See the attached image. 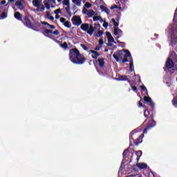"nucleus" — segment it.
Instances as JSON below:
<instances>
[{
	"label": "nucleus",
	"mask_w": 177,
	"mask_h": 177,
	"mask_svg": "<svg viewBox=\"0 0 177 177\" xmlns=\"http://www.w3.org/2000/svg\"><path fill=\"white\" fill-rule=\"evenodd\" d=\"M68 57L73 64H84L86 62V58L80 53L78 48H71L69 50Z\"/></svg>",
	"instance_id": "1"
},
{
	"label": "nucleus",
	"mask_w": 177,
	"mask_h": 177,
	"mask_svg": "<svg viewBox=\"0 0 177 177\" xmlns=\"http://www.w3.org/2000/svg\"><path fill=\"white\" fill-rule=\"evenodd\" d=\"M113 58L116 62H121L122 63H127L132 59V55L128 50H118L113 54Z\"/></svg>",
	"instance_id": "2"
},
{
	"label": "nucleus",
	"mask_w": 177,
	"mask_h": 177,
	"mask_svg": "<svg viewBox=\"0 0 177 177\" xmlns=\"http://www.w3.org/2000/svg\"><path fill=\"white\" fill-rule=\"evenodd\" d=\"M133 135V131H131L130 133V137H129V147L131 146H139L142 142H143V137L145 136L144 134L140 135L136 140L133 139V137L132 136Z\"/></svg>",
	"instance_id": "3"
},
{
	"label": "nucleus",
	"mask_w": 177,
	"mask_h": 177,
	"mask_svg": "<svg viewBox=\"0 0 177 177\" xmlns=\"http://www.w3.org/2000/svg\"><path fill=\"white\" fill-rule=\"evenodd\" d=\"M80 28L82 30V31H86L87 34H88L90 36L93 35V32H95L93 26H89V24H81Z\"/></svg>",
	"instance_id": "4"
},
{
	"label": "nucleus",
	"mask_w": 177,
	"mask_h": 177,
	"mask_svg": "<svg viewBox=\"0 0 177 177\" xmlns=\"http://www.w3.org/2000/svg\"><path fill=\"white\" fill-rule=\"evenodd\" d=\"M151 118V120L149 121L147 127L144 129V133L149 131V129H151V128H154L156 127V122L154 120V113H149V115L148 118Z\"/></svg>",
	"instance_id": "5"
},
{
	"label": "nucleus",
	"mask_w": 177,
	"mask_h": 177,
	"mask_svg": "<svg viewBox=\"0 0 177 177\" xmlns=\"http://www.w3.org/2000/svg\"><path fill=\"white\" fill-rule=\"evenodd\" d=\"M71 21L73 24V26H81L82 24V20L81 19V17L80 16L75 15L72 19Z\"/></svg>",
	"instance_id": "6"
},
{
	"label": "nucleus",
	"mask_w": 177,
	"mask_h": 177,
	"mask_svg": "<svg viewBox=\"0 0 177 177\" xmlns=\"http://www.w3.org/2000/svg\"><path fill=\"white\" fill-rule=\"evenodd\" d=\"M144 102H145V103L149 104V106H151V111H152V112L154 111L155 104H154V102H153V100H151V97H150L149 96H145Z\"/></svg>",
	"instance_id": "7"
},
{
	"label": "nucleus",
	"mask_w": 177,
	"mask_h": 177,
	"mask_svg": "<svg viewBox=\"0 0 177 177\" xmlns=\"http://www.w3.org/2000/svg\"><path fill=\"white\" fill-rule=\"evenodd\" d=\"M43 30L45 32V34H47V35H52L53 34L54 35H59L60 32L58 30H52L50 29H48L46 28H43Z\"/></svg>",
	"instance_id": "8"
},
{
	"label": "nucleus",
	"mask_w": 177,
	"mask_h": 177,
	"mask_svg": "<svg viewBox=\"0 0 177 177\" xmlns=\"http://www.w3.org/2000/svg\"><path fill=\"white\" fill-rule=\"evenodd\" d=\"M138 106L139 107H144L146 109L144 111V117L147 118L150 115V111H149V108L146 106V105H143V103H142V101H140L138 102Z\"/></svg>",
	"instance_id": "9"
},
{
	"label": "nucleus",
	"mask_w": 177,
	"mask_h": 177,
	"mask_svg": "<svg viewBox=\"0 0 177 177\" xmlns=\"http://www.w3.org/2000/svg\"><path fill=\"white\" fill-rule=\"evenodd\" d=\"M24 24L28 27V28H32L34 27V25H32V23H31V21L28 16H25Z\"/></svg>",
	"instance_id": "10"
},
{
	"label": "nucleus",
	"mask_w": 177,
	"mask_h": 177,
	"mask_svg": "<svg viewBox=\"0 0 177 177\" xmlns=\"http://www.w3.org/2000/svg\"><path fill=\"white\" fill-rule=\"evenodd\" d=\"M174 66L175 64L174 63V61L171 58H168L165 64L166 68H167V70H171Z\"/></svg>",
	"instance_id": "11"
},
{
	"label": "nucleus",
	"mask_w": 177,
	"mask_h": 177,
	"mask_svg": "<svg viewBox=\"0 0 177 177\" xmlns=\"http://www.w3.org/2000/svg\"><path fill=\"white\" fill-rule=\"evenodd\" d=\"M118 81H127L129 84H130V85H131V77L128 76V75H120L118 78Z\"/></svg>",
	"instance_id": "12"
},
{
	"label": "nucleus",
	"mask_w": 177,
	"mask_h": 177,
	"mask_svg": "<svg viewBox=\"0 0 177 177\" xmlns=\"http://www.w3.org/2000/svg\"><path fill=\"white\" fill-rule=\"evenodd\" d=\"M95 62H96V63L98 62V66L100 68H104V64H106V63L104 62V58H99Z\"/></svg>",
	"instance_id": "13"
},
{
	"label": "nucleus",
	"mask_w": 177,
	"mask_h": 177,
	"mask_svg": "<svg viewBox=\"0 0 177 177\" xmlns=\"http://www.w3.org/2000/svg\"><path fill=\"white\" fill-rule=\"evenodd\" d=\"M24 0H18L15 5L17 6H19V9H20V10H23V9H24Z\"/></svg>",
	"instance_id": "14"
},
{
	"label": "nucleus",
	"mask_w": 177,
	"mask_h": 177,
	"mask_svg": "<svg viewBox=\"0 0 177 177\" xmlns=\"http://www.w3.org/2000/svg\"><path fill=\"white\" fill-rule=\"evenodd\" d=\"M90 53H93V55H91V57L93 59H95V60H96L97 59L98 56H100V53H99V52H97L95 50H91Z\"/></svg>",
	"instance_id": "15"
},
{
	"label": "nucleus",
	"mask_w": 177,
	"mask_h": 177,
	"mask_svg": "<svg viewBox=\"0 0 177 177\" xmlns=\"http://www.w3.org/2000/svg\"><path fill=\"white\" fill-rule=\"evenodd\" d=\"M14 17L17 19V20H19V21H21L23 19V15H21V13H20L19 12H16L14 14Z\"/></svg>",
	"instance_id": "16"
},
{
	"label": "nucleus",
	"mask_w": 177,
	"mask_h": 177,
	"mask_svg": "<svg viewBox=\"0 0 177 177\" xmlns=\"http://www.w3.org/2000/svg\"><path fill=\"white\" fill-rule=\"evenodd\" d=\"M137 167L140 169H145L147 168V164H146V163H137Z\"/></svg>",
	"instance_id": "17"
},
{
	"label": "nucleus",
	"mask_w": 177,
	"mask_h": 177,
	"mask_svg": "<svg viewBox=\"0 0 177 177\" xmlns=\"http://www.w3.org/2000/svg\"><path fill=\"white\" fill-rule=\"evenodd\" d=\"M135 153H136V156H137L136 161L137 162H139V160H140V157H142V151H136Z\"/></svg>",
	"instance_id": "18"
},
{
	"label": "nucleus",
	"mask_w": 177,
	"mask_h": 177,
	"mask_svg": "<svg viewBox=\"0 0 177 177\" xmlns=\"http://www.w3.org/2000/svg\"><path fill=\"white\" fill-rule=\"evenodd\" d=\"M129 62H130V64H129L130 71H131V73H132V71H135V68L133 67V59H132V57H131V59H130Z\"/></svg>",
	"instance_id": "19"
},
{
	"label": "nucleus",
	"mask_w": 177,
	"mask_h": 177,
	"mask_svg": "<svg viewBox=\"0 0 177 177\" xmlns=\"http://www.w3.org/2000/svg\"><path fill=\"white\" fill-rule=\"evenodd\" d=\"M100 9L102 10L103 12H104L105 13H106L107 15H109L110 13V10H109V8H107L106 6L101 5L100 6Z\"/></svg>",
	"instance_id": "20"
},
{
	"label": "nucleus",
	"mask_w": 177,
	"mask_h": 177,
	"mask_svg": "<svg viewBox=\"0 0 177 177\" xmlns=\"http://www.w3.org/2000/svg\"><path fill=\"white\" fill-rule=\"evenodd\" d=\"M113 34L114 35H117L118 34H122V30L118 28H114Z\"/></svg>",
	"instance_id": "21"
},
{
	"label": "nucleus",
	"mask_w": 177,
	"mask_h": 177,
	"mask_svg": "<svg viewBox=\"0 0 177 177\" xmlns=\"http://www.w3.org/2000/svg\"><path fill=\"white\" fill-rule=\"evenodd\" d=\"M32 4L35 8H39L41 3L38 0H32Z\"/></svg>",
	"instance_id": "22"
},
{
	"label": "nucleus",
	"mask_w": 177,
	"mask_h": 177,
	"mask_svg": "<svg viewBox=\"0 0 177 177\" xmlns=\"http://www.w3.org/2000/svg\"><path fill=\"white\" fill-rule=\"evenodd\" d=\"M95 15V11L93 10H90L87 12L86 15L88 17H92Z\"/></svg>",
	"instance_id": "23"
},
{
	"label": "nucleus",
	"mask_w": 177,
	"mask_h": 177,
	"mask_svg": "<svg viewBox=\"0 0 177 177\" xmlns=\"http://www.w3.org/2000/svg\"><path fill=\"white\" fill-rule=\"evenodd\" d=\"M171 103L173 104V106L174 107H177V97H174L172 100H171Z\"/></svg>",
	"instance_id": "24"
},
{
	"label": "nucleus",
	"mask_w": 177,
	"mask_h": 177,
	"mask_svg": "<svg viewBox=\"0 0 177 177\" xmlns=\"http://www.w3.org/2000/svg\"><path fill=\"white\" fill-rule=\"evenodd\" d=\"M64 26L66 27V28H71V24L68 21H65L64 23Z\"/></svg>",
	"instance_id": "25"
},
{
	"label": "nucleus",
	"mask_w": 177,
	"mask_h": 177,
	"mask_svg": "<svg viewBox=\"0 0 177 177\" xmlns=\"http://www.w3.org/2000/svg\"><path fill=\"white\" fill-rule=\"evenodd\" d=\"M59 46H61V48H63L64 49H67V48H68V45L66 41H64L63 44H60Z\"/></svg>",
	"instance_id": "26"
},
{
	"label": "nucleus",
	"mask_w": 177,
	"mask_h": 177,
	"mask_svg": "<svg viewBox=\"0 0 177 177\" xmlns=\"http://www.w3.org/2000/svg\"><path fill=\"white\" fill-rule=\"evenodd\" d=\"M128 151H129V148L126 149L122 153L123 158H127V155L128 154Z\"/></svg>",
	"instance_id": "27"
},
{
	"label": "nucleus",
	"mask_w": 177,
	"mask_h": 177,
	"mask_svg": "<svg viewBox=\"0 0 177 177\" xmlns=\"http://www.w3.org/2000/svg\"><path fill=\"white\" fill-rule=\"evenodd\" d=\"M72 2L77 5V6H81V1L80 0H72Z\"/></svg>",
	"instance_id": "28"
},
{
	"label": "nucleus",
	"mask_w": 177,
	"mask_h": 177,
	"mask_svg": "<svg viewBox=\"0 0 177 177\" xmlns=\"http://www.w3.org/2000/svg\"><path fill=\"white\" fill-rule=\"evenodd\" d=\"M111 21L113 22V26H115V28H117V27H118V26H120V24L118 22H117L114 18H113L111 19Z\"/></svg>",
	"instance_id": "29"
},
{
	"label": "nucleus",
	"mask_w": 177,
	"mask_h": 177,
	"mask_svg": "<svg viewBox=\"0 0 177 177\" xmlns=\"http://www.w3.org/2000/svg\"><path fill=\"white\" fill-rule=\"evenodd\" d=\"M44 6H45V8L47 9V10H49V9H50V3L46 1H44Z\"/></svg>",
	"instance_id": "30"
},
{
	"label": "nucleus",
	"mask_w": 177,
	"mask_h": 177,
	"mask_svg": "<svg viewBox=\"0 0 177 177\" xmlns=\"http://www.w3.org/2000/svg\"><path fill=\"white\" fill-rule=\"evenodd\" d=\"M63 5L65 6H70V0H64Z\"/></svg>",
	"instance_id": "31"
},
{
	"label": "nucleus",
	"mask_w": 177,
	"mask_h": 177,
	"mask_svg": "<svg viewBox=\"0 0 177 177\" xmlns=\"http://www.w3.org/2000/svg\"><path fill=\"white\" fill-rule=\"evenodd\" d=\"M65 9L68 15H69V16H71V11H70V6H66Z\"/></svg>",
	"instance_id": "32"
},
{
	"label": "nucleus",
	"mask_w": 177,
	"mask_h": 177,
	"mask_svg": "<svg viewBox=\"0 0 177 177\" xmlns=\"http://www.w3.org/2000/svg\"><path fill=\"white\" fill-rule=\"evenodd\" d=\"M101 19V17L100 16H94L93 17V21H99Z\"/></svg>",
	"instance_id": "33"
},
{
	"label": "nucleus",
	"mask_w": 177,
	"mask_h": 177,
	"mask_svg": "<svg viewBox=\"0 0 177 177\" xmlns=\"http://www.w3.org/2000/svg\"><path fill=\"white\" fill-rule=\"evenodd\" d=\"M103 35V31L99 30L97 32V34L95 35V37H97L98 38L102 37Z\"/></svg>",
	"instance_id": "34"
},
{
	"label": "nucleus",
	"mask_w": 177,
	"mask_h": 177,
	"mask_svg": "<svg viewBox=\"0 0 177 177\" xmlns=\"http://www.w3.org/2000/svg\"><path fill=\"white\" fill-rule=\"evenodd\" d=\"M6 17H8V12H2L1 14V19H6Z\"/></svg>",
	"instance_id": "35"
},
{
	"label": "nucleus",
	"mask_w": 177,
	"mask_h": 177,
	"mask_svg": "<svg viewBox=\"0 0 177 177\" xmlns=\"http://www.w3.org/2000/svg\"><path fill=\"white\" fill-rule=\"evenodd\" d=\"M108 42H113L114 44H115V41H114V37H113V36H111V37L108 38Z\"/></svg>",
	"instance_id": "36"
},
{
	"label": "nucleus",
	"mask_w": 177,
	"mask_h": 177,
	"mask_svg": "<svg viewBox=\"0 0 177 177\" xmlns=\"http://www.w3.org/2000/svg\"><path fill=\"white\" fill-rule=\"evenodd\" d=\"M84 6L85 8H89L92 6V4L89 2H86L85 4H84Z\"/></svg>",
	"instance_id": "37"
},
{
	"label": "nucleus",
	"mask_w": 177,
	"mask_h": 177,
	"mask_svg": "<svg viewBox=\"0 0 177 177\" xmlns=\"http://www.w3.org/2000/svg\"><path fill=\"white\" fill-rule=\"evenodd\" d=\"M54 13L55 15H59V13H62V10L60 8H58L54 11Z\"/></svg>",
	"instance_id": "38"
},
{
	"label": "nucleus",
	"mask_w": 177,
	"mask_h": 177,
	"mask_svg": "<svg viewBox=\"0 0 177 177\" xmlns=\"http://www.w3.org/2000/svg\"><path fill=\"white\" fill-rule=\"evenodd\" d=\"M140 88L142 89V91H146V92H147V95H148V94H147V88H146V86H145V85H142V86H140Z\"/></svg>",
	"instance_id": "39"
},
{
	"label": "nucleus",
	"mask_w": 177,
	"mask_h": 177,
	"mask_svg": "<svg viewBox=\"0 0 177 177\" xmlns=\"http://www.w3.org/2000/svg\"><path fill=\"white\" fill-rule=\"evenodd\" d=\"M80 46L84 50H88V47L85 44H80Z\"/></svg>",
	"instance_id": "40"
},
{
	"label": "nucleus",
	"mask_w": 177,
	"mask_h": 177,
	"mask_svg": "<svg viewBox=\"0 0 177 177\" xmlns=\"http://www.w3.org/2000/svg\"><path fill=\"white\" fill-rule=\"evenodd\" d=\"M102 26L104 28H107V27H109V23H107L106 21H104Z\"/></svg>",
	"instance_id": "41"
},
{
	"label": "nucleus",
	"mask_w": 177,
	"mask_h": 177,
	"mask_svg": "<svg viewBox=\"0 0 177 177\" xmlns=\"http://www.w3.org/2000/svg\"><path fill=\"white\" fill-rule=\"evenodd\" d=\"M82 13L83 15H86V13H88V9L83 8Z\"/></svg>",
	"instance_id": "42"
},
{
	"label": "nucleus",
	"mask_w": 177,
	"mask_h": 177,
	"mask_svg": "<svg viewBox=\"0 0 177 177\" xmlns=\"http://www.w3.org/2000/svg\"><path fill=\"white\" fill-rule=\"evenodd\" d=\"M113 9H118V6L113 5V6H111V10H113Z\"/></svg>",
	"instance_id": "43"
},
{
	"label": "nucleus",
	"mask_w": 177,
	"mask_h": 177,
	"mask_svg": "<svg viewBox=\"0 0 177 177\" xmlns=\"http://www.w3.org/2000/svg\"><path fill=\"white\" fill-rule=\"evenodd\" d=\"M106 35L107 38H110L111 37H113L111 35V33H110V32H106Z\"/></svg>",
	"instance_id": "44"
},
{
	"label": "nucleus",
	"mask_w": 177,
	"mask_h": 177,
	"mask_svg": "<svg viewBox=\"0 0 177 177\" xmlns=\"http://www.w3.org/2000/svg\"><path fill=\"white\" fill-rule=\"evenodd\" d=\"M132 90L133 91V92H138V87L136 86H131Z\"/></svg>",
	"instance_id": "45"
},
{
	"label": "nucleus",
	"mask_w": 177,
	"mask_h": 177,
	"mask_svg": "<svg viewBox=\"0 0 177 177\" xmlns=\"http://www.w3.org/2000/svg\"><path fill=\"white\" fill-rule=\"evenodd\" d=\"M59 21H61L62 23H64L66 21V19L64 17H61Z\"/></svg>",
	"instance_id": "46"
},
{
	"label": "nucleus",
	"mask_w": 177,
	"mask_h": 177,
	"mask_svg": "<svg viewBox=\"0 0 177 177\" xmlns=\"http://www.w3.org/2000/svg\"><path fill=\"white\" fill-rule=\"evenodd\" d=\"M98 42L100 45H103L104 44L103 39L102 38L100 39Z\"/></svg>",
	"instance_id": "47"
},
{
	"label": "nucleus",
	"mask_w": 177,
	"mask_h": 177,
	"mask_svg": "<svg viewBox=\"0 0 177 177\" xmlns=\"http://www.w3.org/2000/svg\"><path fill=\"white\" fill-rule=\"evenodd\" d=\"M48 27L50 28H52V30H55V28H56V26H55L54 25H48Z\"/></svg>",
	"instance_id": "48"
},
{
	"label": "nucleus",
	"mask_w": 177,
	"mask_h": 177,
	"mask_svg": "<svg viewBox=\"0 0 177 177\" xmlns=\"http://www.w3.org/2000/svg\"><path fill=\"white\" fill-rule=\"evenodd\" d=\"M49 20H51V21H53L55 20V17L53 16L48 17Z\"/></svg>",
	"instance_id": "49"
},
{
	"label": "nucleus",
	"mask_w": 177,
	"mask_h": 177,
	"mask_svg": "<svg viewBox=\"0 0 177 177\" xmlns=\"http://www.w3.org/2000/svg\"><path fill=\"white\" fill-rule=\"evenodd\" d=\"M100 48H101V46H97L95 48V50H100Z\"/></svg>",
	"instance_id": "50"
},
{
	"label": "nucleus",
	"mask_w": 177,
	"mask_h": 177,
	"mask_svg": "<svg viewBox=\"0 0 177 177\" xmlns=\"http://www.w3.org/2000/svg\"><path fill=\"white\" fill-rule=\"evenodd\" d=\"M46 16H47L48 19H49V17H50V14H49V11H46Z\"/></svg>",
	"instance_id": "51"
},
{
	"label": "nucleus",
	"mask_w": 177,
	"mask_h": 177,
	"mask_svg": "<svg viewBox=\"0 0 177 177\" xmlns=\"http://www.w3.org/2000/svg\"><path fill=\"white\" fill-rule=\"evenodd\" d=\"M6 3V0H2L1 2V5H5Z\"/></svg>",
	"instance_id": "52"
},
{
	"label": "nucleus",
	"mask_w": 177,
	"mask_h": 177,
	"mask_svg": "<svg viewBox=\"0 0 177 177\" xmlns=\"http://www.w3.org/2000/svg\"><path fill=\"white\" fill-rule=\"evenodd\" d=\"M49 2H52L54 5L56 4V0H48Z\"/></svg>",
	"instance_id": "53"
},
{
	"label": "nucleus",
	"mask_w": 177,
	"mask_h": 177,
	"mask_svg": "<svg viewBox=\"0 0 177 177\" xmlns=\"http://www.w3.org/2000/svg\"><path fill=\"white\" fill-rule=\"evenodd\" d=\"M41 24H43L44 26H46V24H48V22L46 21H41Z\"/></svg>",
	"instance_id": "54"
},
{
	"label": "nucleus",
	"mask_w": 177,
	"mask_h": 177,
	"mask_svg": "<svg viewBox=\"0 0 177 177\" xmlns=\"http://www.w3.org/2000/svg\"><path fill=\"white\" fill-rule=\"evenodd\" d=\"M44 10H45V7H41L40 8V11L44 12Z\"/></svg>",
	"instance_id": "55"
},
{
	"label": "nucleus",
	"mask_w": 177,
	"mask_h": 177,
	"mask_svg": "<svg viewBox=\"0 0 177 177\" xmlns=\"http://www.w3.org/2000/svg\"><path fill=\"white\" fill-rule=\"evenodd\" d=\"M60 17V15H58V14H56V15H55V19H59Z\"/></svg>",
	"instance_id": "56"
},
{
	"label": "nucleus",
	"mask_w": 177,
	"mask_h": 177,
	"mask_svg": "<svg viewBox=\"0 0 177 177\" xmlns=\"http://www.w3.org/2000/svg\"><path fill=\"white\" fill-rule=\"evenodd\" d=\"M107 46H113V44L111 42L107 44Z\"/></svg>",
	"instance_id": "57"
},
{
	"label": "nucleus",
	"mask_w": 177,
	"mask_h": 177,
	"mask_svg": "<svg viewBox=\"0 0 177 177\" xmlns=\"http://www.w3.org/2000/svg\"><path fill=\"white\" fill-rule=\"evenodd\" d=\"M99 21H100V23H103V19L102 18V17Z\"/></svg>",
	"instance_id": "58"
},
{
	"label": "nucleus",
	"mask_w": 177,
	"mask_h": 177,
	"mask_svg": "<svg viewBox=\"0 0 177 177\" xmlns=\"http://www.w3.org/2000/svg\"><path fill=\"white\" fill-rule=\"evenodd\" d=\"M133 157V153L132 154L131 157V159H130V162H132V158Z\"/></svg>",
	"instance_id": "59"
},
{
	"label": "nucleus",
	"mask_w": 177,
	"mask_h": 177,
	"mask_svg": "<svg viewBox=\"0 0 177 177\" xmlns=\"http://www.w3.org/2000/svg\"><path fill=\"white\" fill-rule=\"evenodd\" d=\"M8 2H10V3L15 2V0H8Z\"/></svg>",
	"instance_id": "60"
},
{
	"label": "nucleus",
	"mask_w": 177,
	"mask_h": 177,
	"mask_svg": "<svg viewBox=\"0 0 177 177\" xmlns=\"http://www.w3.org/2000/svg\"><path fill=\"white\" fill-rule=\"evenodd\" d=\"M104 52H109V50H108L107 48H106V49L104 50Z\"/></svg>",
	"instance_id": "61"
},
{
	"label": "nucleus",
	"mask_w": 177,
	"mask_h": 177,
	"mask_svg": "<svg viewBox=\"0 0 177 177\" xmlns=\"http://www.w3.org/2000/svg\"><path fill=\"white\" fill-rule=\"evenodd\" d=\"M46 37H47V38H50V36L49 35H46Z\"/></svg>",
	"instance_id": "62"
},
{
	"label": "nucleus",
	"mask_w": 177,
	"mask_h": 177,
	"mask_svg": "<svg viewBox=\"0 0 177 177\" xmlns=\"http://www.w3.org/2000/svg\"><path fill=\"white\" fill-rule=\"evenodd\" d=\"M154 36H155V37H158V35L155 34Z\"/></svg>",
	"instance_id": "63"
},
{
	"label": "nucleus",
	"mask_w": 177,
	"mask_h": 177,
	"mask_svg": "<svg viewBox=\"0 0 177 177\" xmlns=\"http://www.w3.org/2000/svg\"><path fill=\"white\" fill-rule=\"evenodd\" d=\"M57 2L60 3L62 2V0H57Z\"/></svg>",
	"instance_id": "64"
}]
</instances>
